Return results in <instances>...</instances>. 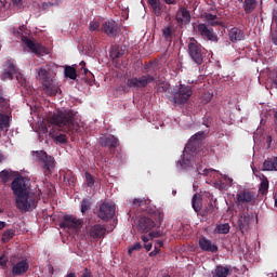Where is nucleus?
Instances as JSON below:
<instances>
[{
  "label": "nucleus",
  "mask_w": 277,
  "mask_h": 277,
  "mask_svg": "<svg viewBox=\"0 0 277 277\" xmlns=\"http://www.w3.org/2000/svg\"><path fill=\"white\" fill-rule=\"evenodd\" d=\"M126 53H127V47L114 45L110 50V57L113 60H119V57L124 56Z\"/></svg>",
  "instance_id": "obj_25"
},
{
  "label": "nucleus",
  "mask_w": 277,
  "mask_h": 277,
  "mask_svg": "<svg viewBox=\"0 0 277 277\" xmlns=\"http://www.w3.org/2000/svg\"><path fill=\"white\" fill-rule=\"evenodd\" d=\"M228 38L234 44L246 40V32L241 28L234 27L228 31Z\"/></svg>",
  "instance_id": "obj_20"
},
{
  "label": "nucleus",
  "mask_w": 277,
  "mask_h": 277,
  "mask_svg": "<svg viewBox=\"0 0 277 277\" xmlns=\"http://www.w3.org/2000/svg\"><path fill=\"white\" fill-rule=\"evenodd\" d=\"M85 181H87V185L88 187H94V176L88 172H85Z\"/></svg>",
  "instance_id": "obj_40"
},
{
  "label": "nucleus",
  "mask_w": 277,
  "mask_h": 277,
  "mask_svg": "<svg viewBox=\"0 0 277 277\" xmlns=\"http://www.w3.org/2000/svg\"><path fill=\"white\" fill-rule=\"evenodd\" d=\"M22 42H24L26 47L32 51V53H38V45H36L31 39H28L26 36L22 35Z\"/></svg>",
  "instance_id": "obj_30"
},
{
  "label": "nucleus",
  "mask_w": 277,
  "mask_h": 277,
  "mask_svg": "<svg viewBox=\"0 0 277 277\" xmlns=\"http://www.w3.org/2000/svg\"><path fill=\"white\" fill-rule=\"evenodd\" d=\"M141 239H142V241H144V243H148V241L150 240V238L148 236H145V235H143L141 237Z\"/></svg>",
  "instance_id": "obj_56"
},
{
  "label": "nucleus",
  "mask_w": 277,
  "mask_h": 277,
  "mask_svg": "<svg viewBox=\"0 0 277 277\" xmlns=\"http://www.w3.org/2000/svg\"><path fill=\"white\" fill-rule=\"evenodd\" d=\"M242 3V9L245 14H252L254 10H256L259 5V1L256 0H239Z\"/></svg>",
  "instance_id": "obj_23"
},
{
  "label": "nucleus",
  "mask_w": 277,
  "mask_h": 277,
  "mask_svg": "<svg viewBox=\"0 0 277 277\" xmlns=\"http://www.w3.org/2000/svg\"><path fill=\"white\" fill-rule=\"evenodd\" d=\"M114 215H116V205L107 201L100 205V209L97 211V217H100V220H103V222H109V220H114Z\"/></svg>",
  "instance_id": "obj_8"
},
{
  "label": "nucleus",
  "mask_w": 277,
  "mask_h": 277,
  "mask_svg": "<svg viewBox=\"0 0 277 277\" xmlns=\"http://www.w3.org/2000/svg\"><path fill=\"white\" fill-rule=\"evenodd\" d=\"M195 31L203 38V40H210V42H217V35L213 31V28L207 27V24H198L195 27Z\"/></svg>",
  "instance_id": "obj_10"
},
{
  "label": "nucleus",
  "mask_w": 277,
  "mask_h": 277,
  "mask_svg": "<svg viewBox=\"0 0 277 277\" xmlns=\"http://www.w3.org/2000/svg\"><path fill=\"white\" fill-rule=\"evenodd\" d=\"M251 220H252V217H250V214L248 213V211H242L239 213L238 228H239V230H241V233H243V230H248V228H250Z\"/></svg>",
  "instance_id": "obj_18"
},
{
  "label": "nucleus",
  "mask_w": 277,
  "mask_h": 277,
  "mask_svg": "<svg viewBox=\"0 0 277 277\" xmlns=\"http://www.w3.org/2000/svg\"><path fill=\"white\" fill-rule=\"evenodd\" d=\"M27 272H29V260H27V258H22L21 260L12 264V276H25Z\"/></svg>",
  "instance_id": "obj_9"
},
{
  "label": "nucleus",
  "mask_w": 277,
  "mask_h": 277,
  "mask_svg": "<svg viewBox=\"0 0 277 277\" xmlns=\"http://www.w3.org/2000/svg\"><path fill=\"white\" fill-rule=\"evenodd\" d=\"M272 142H273L272 135H268V136L266 137L267 148H272Z\"/></svg>",
  "instance_id": "obj_53"
},
{
  "label": "nucleus",
  "mask_w": 277,
  "mask_h": 277,
  "mask_svg": "<svg viewBox=\"0 0 277 277\" xmlns=\"http://www.w3.org/2000/svg\"><path fill=\"white\" fill-rule=\"evenodd\" d=\"M91 205L90 199H83L81 201V213H85L88 209H90Z\"/></svg>",
  "instance_id": "obj_38"
},
{
  "label": "nucleus",
  "mask_w": 277,
  "mask_h": 277,
  "mask_svg": "<svg viewBox=\"0 0 277 277\" xmlns=\"http://www.w3.org/2000/svg\"><path fill=\"white\" fill-rule=\"evenodd\" d=\"M192 207L195 213H200V211L202 210V198L199 195L195 194L193 196Z\"/></svg>",
  "instance_id": "obj_27"
},
{
  "label": "nucleus",
  "mask_w": 277,
  "mask_h": 277,
  "mask_svg": "<svg viewBox=\"0 0 277 277\" xmlns=\"http://www.w3.org/2000/svg\"><path fill=\"white\" fill-rule=\"evenodd\" d=\"M193 94L192 87L181 84L179 90L173 94V102L175 105H185L192 98Z\"/></svg>",
  "instance_id": "obj_7"
},
{
  "label": "nucleus",
  "mask_w": 277,
  "mask_h": 277,
  "mask_svg": "<svg viewBox=\"0 0 277 277\" xmlns=\"http://www.w3.org/2000/svg\"><path fill=\"white\" fill-rule=\"evenodd\" d=\"M15 5H18L22 3L23 0H12Z\"/></svg>",
  "instance_id": "obj_60"
},
{
  "label": "nucleus",
  "mask_w": 277,
  "mask_h": 277,
  "mask_svg": "<svg viewBox=\"0 0 277 277\" xmlns=\"http://www.w3.org/2000/svg\"><path fill=\"white\" fill-rule=\"evenodd\" d=\"M102 31L106 34L109 38H118V35L120 34V27L118 26V23L114 19H108L103 23L102 25Z\"/></svg>",
  "instance_id": "obj_11"
},
{
  "label": "nucleus",
  "mask_w": 277,
  "mask_h": 277,
  "mask_svg": "<svg viewBox=\"0 0 277 277\" xmlns=\"http://www.w3.org/2000/svg\"><path fill=\"white\" fill-rule=\"evenodd\" d=\"M56 144H66L68 142V138L66 137V134H60L54 137Z\"/></svg>",
  "instance_id": "obj_41"
},
{
  "label": "nucleus",
  "mask_w": 277,
  "mask_h": 277,
  "mask_svg": "<svg viewBox=\"0 0 277 277\" xmlns=\"http://www.w3.org/2000/svg\"><path fill=\"white\" fill-rule=\"evenodd\" d=\"M164 3H167V5H176V0H164Z\"/></svg>",
  "instance_id": "obj_55"
},
{
  "label": "nucleus",
  "mask_w": 277,
  "mask_h": 277,
  "mask_svg": "<svg viewBox=\"0 0 277 277\" xmlns=\"http://www.w3.org/2000/svg\"><path fill=\"white\" fill-rule=\"evenodd\" d=\"M276 32H274L273 35H272V41L276 44V47H277V30H275Z\"/></svg>",
  "instance_id": "obj_54"
},
{
  "label": "nucleus",
  "mask_w": 277,
  "mask_h": 277,
  "mask_svg": "<svg viewBox=\"0 0 277 277\" xmlns=\"http://www.w3.org/2000/svg\"><path fill=\"white\" fill-rule=\"evenodd\" d=\"M155 226H157V224H155V221L148 216H141L136 224L138 233H150Z\"/></svg>",
  "instance_id": "obj_13"
},
{
  "label": "nucleus",
  "mask_w": 277,
  "mask_h": 277,
  "mask_svg": "<svg viewBox=\"0 0 277 277\" xmlns=\"http://www.w3.org/2000/svg\"><path fill=\"white\" fill-rule=\"evenodd\" d=\"M142 250V243L136 242L133 246L129 247L128 249V254L131 256V254H133V252Z\"/></svg>",
  "instance_id": "obj_39"
},
{
  "label": "nucleus",
  "mask_w": 277,
  "mask_h": 277,
  "mask_svg": "<svg viewBox=\"0 0 277 277\" xmlns=\"http://www.w3.org/2000/svg\"><path fill=\"white\" fill-rule=\"evenodd\" d=\"M181 168H183V170H187V168H192V160L187 159V158H183L182 160L179 161Z\"/></svg>",
  "instance_id": "obj_37"
},
{
  "label": "nucleus",
  "mask_w": 277,
  "mask_h": 277,
  "mask_svg": "<svg viewBox=\"0 0 277 277\" xmlns=\"http://www.w3.org/2000/svg\"><path fill=\"white\" fill-rule=\"evenodd\" d=\"M172 34H174L172 26H166L162 28V37L167 41H172Z\"/></svg>",
  "instance_id": "obj_32"
},
{
  "label": "nucleus",
  "mask_w": 277,
  "mask_h": 277,
  "mask_svg": "<svg viewBox=\"0 0 277 277\" xmlns=\"http://www.w3.org/2000/svg\"><path fill=\"white\" fill-rule=\"evenodd\" d=\"M272 23L274 26H276V30H277V10H273V15H272Z\"/></svg>",
  "instance_id": "obj_49"
},
{
  "label": "nucleus",
  "mask_w": 277,
  "mask_h": 277,
  "mask_svg": "<svg viewBox=\"0 0 277 277\" xmlns=\"http://www.w3.org/2000/svg\"><path fill=\"white\" fill-rule=\"evenodd\" d=\"M8 107H10V100L3 92V87H0V109H8Z\"/></svg>",
  "instance_id": "obj_28"
},
{
  "label": "nucleus",
  "mask_w": 277,
  "mask_h": 277,
  "mask_svg": "<svg viewBox=\"0 0 277 277\" xmlns=\"http://www.w3.org/2000/svg\"><path fill=\"white\" fill-rule=\"evenodd\" d=\"M15 233H16V232H15L14 229H6V230L2 234V243H8V241H10V239H13Z\"/></svg>",
  "instance_id": "obj_34"
},
{
  "label": "nucleus",
  "mask_w": 277,
  "mask_h": 277,
  "mask_svg": "<svg viewBox=\"0 0 277 277\" xmlns=\"http://www.w3.org/2000/svg\"><path fill=\"white\" fill-rule=\"evenodd\" d=\"M149 5H154L155 3H159V0H148Z\"/></svg>",
  "instance_id": "obj_58"
},
{
  "label": "nucleus",
  "mask_w": 277,
  "mask_h": 277,
  "mask_svg": "<svg viewBox=\"0 0 277 277\" xmlns=\"http://www.w3.org/2000/svg\"><path fill=\"white\" fill-rule=\"evenodd\" d=\"M158 246H159V248H162L163 241H158Z\"/></svg>",
  "instance_id": "obj_63"
},
{
  "label": "nucleus",
  "mask_w": 277,
  "mask_h": 277,
  "mask_svg": "<svg viewBox=\"0 0 277 277\" xmlns=\"http://www.w3.org/2000/svg\"><path fill=\"white\" fill-rule=\"evenodd\" d=\"M5 226H8V223L0 221V230H3V228H5Z\"/></svg>",
  "instance_id": "obj_57"
},
{
  "label": "nucleus",
  "mask_w": 277,
  "mask_h": 277,
  "mask_svg": "<svg viewBox=\"0 0 277 277\" xmlns=\"http://www.w3.org/2000/svg\"><path fill=\"white\" fill-rule=\"evenodd\" d=\"M145 250H147V252H150L153 250V242H147L144 245Z\"/></svg>",
  "instance_id": "obj_52"
},
{
  "label": "nucleus",
  "mask_w": 277,
  "mask_h": 277,
  "mask_svg": "<svg viewBox=\"0 0 277 277\" xmlns=\"http://www.w3.org/2000/svg\"><path fill=\"white\" fill-rule=\"evenodd\" d=\"M81 277H94V275H92V271L84 268L83 274L81 275Z\"/></svg>",
  "instance_id": "obj_50"
},
{
  "label": "nucleus",
  "mask_w": 277,
  "mask_h": 277,
  "mask_svg": "<svg viewBox=\"0 0 277 277\" xmlns=\"http://www.w3.org/2000/svg\"><path fill=\"white\" fill-rule=\"evenodd\" d=\"M197 172L198 174H203L207 176L209 172H211V169H205L203 171H201L200 168H197Z\"/></svg>",
  "instance_id": "obj_51"
},
{
  "label": "nucleus",
  "mask_w": 277,
  "mask_h": 277,
  "mask_svg": "<svg viewBox=\"0 0 277 277\" xmlns=\"http://www.w3.org/2000/svg\"><path fill=\"white\" fill-rule=\"evenodd\" d=\"M83 72H84V75H88V72H90V70H88V68L83 67Z\"/></svg>",
  "instance_id": "obj_62"
},
{
  "label": "nucleus",
  "mask_w": 277,
  "mask_h": 277,
  "mask_svg": "<svg viewBox=\"0 0 277 277\" xmlns=\"http://www.w3.org/2000/svg\"><path fill=\"white\" fill-rule=\"evenodd\" d=\"M11 189L13 196H15V206L22 213H27L29 209H36V202H38V195L29 192L24 177H16L11 183Z\"/></svg>",
  "instance_id": "obj_1"
},
{
  "label": "nucleus",
  "mask_w": 277,
  "mask_h": 277,
  "mask_svg": "<svg viewBox=\"0 0 277 277\" xmlns=\"http://www.w3.org/2000/svg\"><path fill=\"white\" fill-rule=\"evenodd\" d=\"M23 29H25V27H24V26H21V27H19V31H17V34L23 35Z\"/></svg>",
  "instance_id": "obj_61"
},
{
  "label": "nucleus",
  "mask_w": 277,
  "mask_h": 277,
  "mask_svg": "<svg viewBox=\"0 0 277 277\" xmlns=\"http://www.w3.org/2000/svg\"><path fill=\"white\" fill-rule=\"evenodd\" d=\"M154 14H156L157 16H159L161 14V2H156L154 4H151Z\"/></svg>",
  "instance_id": "obj_42"
},
{
  "label": "nucleus",
  "mask_w": 277,
  "mask_h": 277,
  "mask_svg": "<svg viewBox=\"0 0 277 277\" xmlns=\"http://www.w3.org/2000/svg\"><path fill=\"white\" fill-rule=\"evenodd\" d=\"M65 77H67L68 79H72V81H75V79H77V69H75V67L71 66H66Z\"/></svg>",
  "instance_id": "obj_31"
},
{
  "label": "nucleus",
  "mask_w": 277,
  "mask_h": 277,
  "mask_svg": "<svg viewBox=\"0 0 277 277\" xmlns=\"http://www.w3.org/2000/svg\"><path fill=\"white\" fill-rule=\"evenodd\" d=\"M155 76H151L149 74L143 75L141 77H132L129 78L126 82L127 87L130 88V90H144L149 83H154Z\"/></svg>",
  "instance_id": "obj_6"
},
{
  "label": "nucleus",
  "mask_w": 277,
  "mask_h": 277,
  "mask_svg": "<svg viewBox=\"0 0 277 277\" xmlns=\"http://www.w3.org/2000/svg\"><path fill=\"white\" fill-rule=\"evenodd\" d=\"M133 205H134V207H143V205H146V200H144V199H134Z\"/></svg>",
  "instance_id": "obj_47"
},
{
  "label": "nucleus",
  "mask_w": 277,
  "mask_h": 277,
  "mask_svg": "<svg viewBox=\"0 0 277 277\" xmlns=\"http://www.w3.org/2000/svg\"><path fill=\"white\" fill-rule=\"evenodd\" d=\"M81 220L77 219L75 215H64L63 221L60 223L61 228H71L77 229L81 227Z\"/></svg>",
  "instance_id": "obj_14"
},
{
  "label": "nucleus",
  "mask_w": 277,
  "mask_h": 277,
  "mask_svg": "<svg viewBox=\"0 0 277 277\" xmlns=\"http://www.w3.org/2000/svg\"><path fill=\"white\" fill-rule=\"evenodd\" d=\"M43 92L48 94V96H56L57 94L62 93L60 85H57V81L50 78V80H44L42 82Z\"/></svg>",
  "instance_id": "obj_12"
},
{
  "label": "nucleus",
  "mask_w": 277,
  "mask_h": 277,
  "mask_svg": "<svg viewBox=\"0 0 277 277\" xmlns=\"http://www.w3.org/2000/svg\"><path fill=\"white\" fill-rule=\"evenodd\" d=\"M101 27V23L98 22H90L89 29L90 31H97V29Z\"/></svg>",
  "instance_id": "obj_44"
},
{
  "label": "nucleus",
  "mask_w": 277,
  "mask_h": 277,
  "mask_svg": "<svg viewBox=\"0 0 277 277\" xmlns=\"http://www.w3.org/2000/svg\"><path fill=\"white\" fill-rule=\"evenodd\" d=\"M3 71L0 75L1 81H8L14 79V75L16 77V81L19 83V85H25L27 83V79H25V76L16 69V66L12 61H6L3 65Z\"/></svg>",
  "instance_id": "obj_3"
},
{
  "label": "nucleus",
  "mask_w": 277,
  "mask_h": 277,
  "mask_svg": "<svg viewBox=\"0 0 277 277\" xmlns=\"http://www.w3.org/2000/svg\"><path fill=\"white\" fill-rule=\"evenodd\" d=\"M214 233L219 235H228L230 233V225L228 223L220 224L215 227Z\"/></svg>",
  "instance_id": "obj_29"
},
{
  "label": "nucleus",
  "mask_w": 277,
  "mask_h": 277,
  "mask_svg": "<svg viewBox=\"0 0 277 277\" xmlns=\"http://www.w3.org/2000/svg\"><path fill=\"white\" fill-rule=\"evenodd\" d=\"M205 18L208 21V23H213V21H217V15L206 13Z\"/></svg>",
  "instance_id": "obj_46"
},
{
  "label": "nucleus",
  "mask_w": 277,
  "mask_h": 277,
  "mask_svg": "<svg viewBox=\"0 0 277 277\" xmlns=\"http://www.w3.org/2000/svg\"><path fill=\"white\" fill-rule=\"evenodd\" d=\"M38 77L41 79L42 82L49 81L51 79L49 70H47L44 67L38 69Z\"/></svg>",
  "instance_id": "obj_33"
},
{
  "label": "nucleus",
  "mask_w": 277,
  "mask_h": 277,
  "mask_svg": "<svg viewBox=\"0 0 277 277\" xmlns=\"http://www.w3.org/2000/svg\"><path fill=\"white\" fill-rule=\"evenodd\" d=\"M268 189H269V181H267V179H265L264 181L261 182L259 192H260V194H262V196H265V194H267Z\"/></svg>",
  "instance_id": "obj_35"
},
{
  "label": "nucleus",
  "mask_w": 277,
  "mask_h": 277,
  "mask_svg": "<svg viewBox=\"0 0 277 277\" xmlns=\"http://www.w3.org/2000/svg\"><path fill=\"white\" fill-rule=\"evenodd\" d=\"M273 88H275L277 90V79H274L272 82Z\"/></svg>",
  "instance_id": "obj_59"
},
{
  "label": "nucleus",
  "mask_w": 277,
  "mask_h": 277,
  "mask_svg": "<svg viewBox=\"0 0 277 277\" xmlns=\"http://www.w3.org/2000/svg\"><path fill=\"white\" fill-rule=\"evenodd\" d=\"M181 14L182 17H179V15ZM176 21L179 23V25H183V22L185 21V23H190L192 22V14L189 13V10L185 9V8H180L177 16H176Z\"/></svg>",
  "instance_id": "obj_24"
},
{
  "label": "nucleus",
  "mask_w": 277,
  "mask_h": 277,
  "mask_svg": "<svg viewBox=\"0 0 277 277\" xmlns=\"http://www.w3.org/2000/svg\"><path fill=\"white\" fill-rule=\"evenodd\" d=\"M264 172H277V157H271L263 162Z\"/></svg>",
  "instance_id": "obj_22"
},
{
  "label": "nucleus",
  "mask_w": 277,
  "mask_h": 277,
  "mask_svg": "<svg viewBox=\"0 0 277 277\" xmlns=\"http://www.w3.org/2000/svg\"><path fill=\"white\" fill-rule=\"evenodd\" d=\"M100 144L101 146H103V148H109L110 150L118 148V146L120 145L118 137L114 135L100 137Z\"/></svg>",
  "instance_id": "obj_17"
},
{
  "label": "nucleus",
  "mask_w": 277,
  "mask_h": 277,
  "mask_svg": "<svg viewBox=\"0 0 277 277\" xmlns=\"http://www.w3.org/2000/svg\"><path fill=\"white\" fill-rule=\"evenodd\" d=\"M0 266L2 267V269H5V267H8V258L5 256V254H2L0 256Z\"/></svg>",
  "instance_id": "obj_45"
},
{
  "label": "nucleus",
  "mask_w": 277,
  "mask_h": 277,
  "mask_svg": "<svg viewBox=\"0 0 277 277\" xmlns=\"http://www.w3.org/2000/svg\"><path fill=\"white\" fill-rule=\"evenodd\" d=\"M199 248L202 252H211L212 254H215L220 251V248L217 245L213 243L209 238L202 236L199 238Z\"/></svg>",
  "instance_id": "obj_15"
},
{
  "label": "nucleus",
  "mask_w": 277,
  "mask_h": 277,
  "mask_svg": "<svg viewBox=\"0 0 277 277\" xmlns=\"http://www.w3.org/2000/svg\"><path fill=\"white\" fill-rule=\"evenodd\" d=\"M32 156L36 161H40L42 163L43 174L45 176H51L53 168H55V158L49 156L44 150L32 151Z\"/></svg>",
  "instance_id": "obj_5"
},
{
  "label": "nucleus",
  "mask_w": 277,
  "mask_h": 277,
  "mask_svg": "<svg viewBox=\"0 0 277 277\" xmlns=\"http://www.w3.org/2000/svg\"><path fill=\"white\" fill-rule=\"evenodd\" d=\"M237 205H246L254 200V193L250 190H240L236 195Z\"/></svg>",
  "instance_id": "obj_21"
},
{
  "label": "nucleus",
  "mask_w": 277,
  "mask_h": 277,
  "mask_svg": "<svg viewBox=\"0 0 277 277\" xmlns=\"http://www.w3.org/2000/svg\"><path fill=\"white\" fill-rule=\"evenodd\" d=\"M53 5H60V2L51 3V2H43L42 8L44 10H49V8H53Z\"/></svg>",
  "instance_id": "obj_48"
},
{
  "label": "nucleus",
  "mask_w": 277,
  "mask_h": 277,
  "mask_svg": "<svg viewBox=\"0 0 277 277\" xmlns=\"http://www.w3.org/2000/svg\"><path fill=\"white\" fill-rule=\"evenodd\" d=\"M107 233V229L101 225L95 224L89 229V237H92V239H103Z\"/></svg>",
  "instance_id": "obj_19"
},
{
  "label": "nucleus",
  "mask_w": 277,
  "mask_h": 277,
  "mask_svg": "<svg viewBox=\"0 0 277 277\" xmlns=\"http://www.w3.org/2000/svg\"><path fill=\"white\" fill-rule=\"evenodd\" d=\"M213 211H215V206H213V203H209L208 207L201 211V215L202 217H207L208 215H211Z\"/></svg>",
  "instance_id": "obj_36"
},
{
  "label": "nucleus",
  "mask_w": 277,
  "mask_h": 277,
  "mask_svg": "<svg viewBox=\"0 0 277 277\" xmlns=\"http://www.w3.org/2000/svg\"><path fill=\"white\" fill-rule=\"evenodd\" d=\"M51 122L65 133H75L78 127L77 123H75V113L72 110L60 111L53 115Z\"/></svg>",
  "instance_id": "obj_2"
},
{
  "label": "nucleus",
  "mask_w": 277,
  "mask_h": 277,
  "mask_svg": "<svg viewBox=\"0 0 277 277\" xmlns=\"http://www.w3.org/2000/svg\"><path fill=\"white\" fill-rule=\"evenodd\" d=\"M213 276L212 277H228V274H230V268L222 265H217L212 272Z\"/></svg>",
  "instance_id": "obj_26"
},
{
  "label": "nucleus",
  "mask_w": 277,
  "mask_h": 277,
  "mask_svg": "<svg viewBox=\"0 0 277 277\" xmlns=\"http://www.w3.org/2000/svg\"><path fill=\"white\" fill-rule=\"evenodd\" d=\"M203 137L205 132H197L195 135H193L185 146L184 157L186 153H196V148H198L200 140H202Z\"/></svg>",
  "instance_id": "obj_16"
},
{
  "label": "nucleus",
  "mask_w": 277,
  "mask_h": 277,
  "mask_svg": "<svg viewBox=\"0 0 277 277\" xmlns=\"http://www.w3.org/2000/svg\"><path fill=\"white\" fill-rule=\"evenodd\" d=\"M140 277H148V273L147 272H145L142 276H140Z\"/></svg>",
  "instance_id": "obj_64"
},
{
  "label": "nucleus",
  "mask_w": 277,
  "mask_h": 277,
  "mask_svg": "<svg viewBox=\"0 0 277 277\" xmlns=\"http://www.w3.org/2000/svg\"><path fill=\"white\" fill-rule=\"evenodd\" d=\"M188 55L197 66L205 64L206 50L195 38L189 39Z\"/></svg>",
  "instance_id": "obj_4"
},
{
  "label": "nucleus",
  "mask_w": 277,
  "mask_h": 277,
  "mask_svg": "<svg viewBox=\"0 0 277 277\" xmlns=\"http://www.w3.org/2000/svg\"><path fill=\"white\" fill-rule=\"evenodd\" d=\"M0 179L2 180V183H6L10 181V171L3 170L0 172Z\"/></svg>",
  "instance_id": "obj_43"
}]
</instances>
